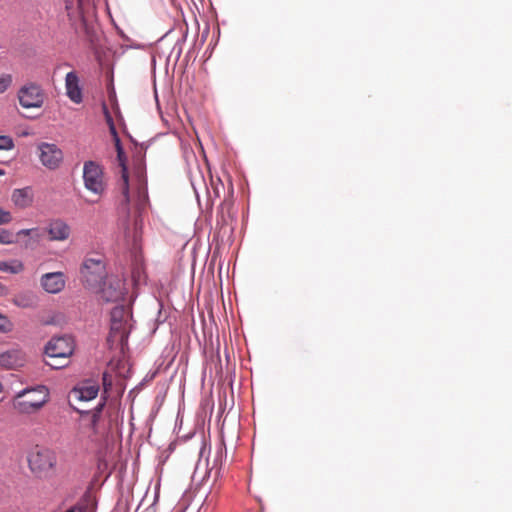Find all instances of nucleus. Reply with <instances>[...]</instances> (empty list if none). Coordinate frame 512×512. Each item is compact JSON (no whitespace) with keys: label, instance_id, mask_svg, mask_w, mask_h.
<instances>
[{"label":"nucleus","instance_id":"nucleus-16","mask_svg":"<svg viewBox=\"0 0 512 512\" xmlns=\"http://www.w3.org/2000/svg\"><path fill=\"white\" fill-rule=\"evenodd\" d=\"M65 88H66V94L69 97V99L79 104L82 102V89L79 85V78L76 72L71 71L66 74L65 77Z\"/></svg>","mask_w":512,"mask_h":512},{"label":"nucleus","instance_id":"nucleus-8","mask_svg":"<svg viewBox=\"0 0 512 512\" xmlns=\"http://www.w3.org/2000/svg\"><path fill=\"white\" fill-rule=\"evenodd\" d=\"M102 282L97 292L101 293V298L106 302H116L124 296L125 284L118 277H107Z\"/></svg>","mask_w":512,"mask_h":512},{"label":"nucleus","instance_id":"nucleus-9","mask_svg":"<svg viewBox=\"0 0 512 512\" xmlns=\"http://www.w3.org/2000/svg\"><path fill=\"white\" fill-rule=\"evenodd\" d=\"M38 150L41 163L50 170L57 169L63 161V152L55 144L43 142Z\"/></svg>","mask_w":512,"mask_h":512},{"label":"nucleus","instance_id":"nucleus-24","mask_svg":"<svg viewBox=\"0 0 512 512\" xmlns=\"http://www.w3.org/2000/svg\"><path fill=\"white\" fill-rule=\"evenodd\" d=\"M15 242V236L11 231L0 229V244H13Z\"/></svg>","mask_w":512,"mask_h":512},{"label":"nucleus","instance_id":"nucleus-11","mask_svg":"<svg viewBox=\"0 0 512 512\" xmlns=\"http://www.w3.org/2000/svg\"><path fill=\"white\" fill-rule=\"evenodd\" d=\"M99 386L93 382H84L75 386L68 395V400L71 406L75 402L90 401L98 395Z\"/></svg>","mask_w":512,"mask_h":512},{"label":"nucleus","instance_id":"nucleus-6","mask_svg":"<svg viewBox=\"0 0 512 512\" xmlns=\"http://www.w3.org/2000/svg\"><path fill=\"white\" fill-rule=\"evenodd\" d=\"M54 454L46 449L36 447L28 455V466L30 471L38 478H45L55 466Z\"/></svg>","mask_w":512,"mask_h":512},{"label":"nucleus","instance_id":"nucleus-17","mask_svg":"<svg viewBox=\"0 0 512 512\" xmlns=\"http://www.w3.org/2000/svg\"><path fill=\"white\" fill-rule=\"evenodd\" d=\"M34 200V193L31 187L15 189L11 195L13 204L20 208L25 209L32 205Z\"/></svg>","mask_w":512,"mask_h":512},{"label":"nucleus","instance_id":"nucleus-10","mask_svg":"<svg viewBox=\"0 0 512 512\" xmlns=\"http://www.w3.org/2000/svg\"><path fill=\"white\" fill-rule=\"evenodd\" d=\"M18 99L24 108H39L44 102V95L38 85L29 84L19 90Z\"/></svg>","mask_w":512,"mask_h":512},{"label":"nucleus","instance_id":"nucleus-18","mask_svg":"<svg viewBox=\"0 0 512 512\" xmlns=\"http://www.w3.org/2000/svg\"><path fill=\"white\" fill-rule=\"evenodd\" d=\"M117 158L121 166L122 171V194L124 196L125 204L127 205L129 203V184H128V171L127 167L125 165V155L123 148L121 150H117Z\"/></svg>","mask_w":512,"mask_h":512},{"label":"nucleus","instance_id":"nucleus-15","mask_svg":"<svg viewBox=\"0 0 512 512\" xmlns=\"http://www.w3.org/2000/svg\"><path fill=\"white\" fill-rule=\"evenodd\" d=\"M25 353L20 349H12L0 354V366L6 369H16L24 366Z\"/></svg>","mask_w":512,"mask_h":512},{"label":"nucleus","instance_id":"nucleus-7","mask_svg":"<svg viewBox=\"0 0 512 512\" xmlns=\"http://www.w3.org/2000/svg\"><path fill=\"white\" fill-rule=\"evenodd\" d=\"M83 178L85 187L89 191L97 195H101L104 192L105 183L103 181V172L97 163L88 161L84 164Z\"/></svg>","mask_w":512,"mask_h":512},{"label":"nucleus","instance_id":"nucleus-2","mask_svg":"<svg viewBox=\"0 0 512 512\" xmlns=\"http://www.w3.org/2000/svg\"><path fill=\"white\" fill-rule=\"evenodd\" d=\"M105 406V399L99 403L91 412L80 411L81 417L76 425V438L79 441L87 439L91 442H98L103 436L104 432L100 426V418L102 410ZM77 411L78 409L75 408Z\"/></svg>","mask_w":512,"mask_h":512},{"label":"nucleus","instance_id":"nucleus-13","mask_svg":"<svg viewBox=\"0 0 512 512\" xmlns=\"http://www.w3.org/2000/svg\"><path fill=\"white\" fill-rule=\"evenodd\" d=\"M50 241H66L71 235L70 226L61 219L51 220L45 228Z\"/></svg>","mask_w":512,"mask_h":512},{"label":"nucleus","instance_id":"nucleus-20","mask_svg":"<svg viewBox=\"0 0 512 512\" xmlns=\"http://www.w3.org/2000/svg\"><path fill=\"white\" fill-rule=\"evenodd\" d=\"M24 270V264L18 259L10 261H0V271L8 272L11 274H19Z\"/></svg>","mask_w":512,"mask_h":512},{"label":"nucleus","instance_id":"nucleus-22","mask_svg":"<svg viewBox=\"0 0 512 512\" xmlns=\"http://www.w3.org/2000/svg\"><path fill=\"white\" fill-rule=\"evenodd\" d=\"M102 112L104 114L105 121L109 127L110 134H115L116 127L112 118V115L105 102L102 103Z\"/></svg>","mask_w":512,"mask_h":512},{"label":"nucleus","instance_id":"nucleus-1","mask_svg":"<svg viewBox=\"0 0 512 512\" xmlns=\"http://www.w3.org/2000/svg\"><path fill=\"white\" fill-rule=\"evenodd\" d=\"M49 398V389L44 385H38L18 392L13 399V407L20 414H33L38 412Z\"/></svg>","mask_w":512,"mask_h":512},{"label":"nucleus","instance_id":"nucleus-12","mask_svg":"<svg viewBox=\"0 0 512 512\" xmlns=\"http://www.w3.org/2000/svg\"><path fill=\"white\" fill-rule=\"evenodd\" d=\"M40 284L47 293L57 294L64 289L66 278L63 272H50L42 275Z\"/></svg>","mask_w":512,"mask_h":512},{"label":"nucleus","instance_id":"nucleus-21","mask_svg":"<svg viewBox=\"0 0 512 512\" xmlns=\"http://www.w3.org/2000/svg\"><path fill=\"white\" fill-rule=\"evenodd\" d=\"M12 301L20 308H32L36 305V298L31 293L17 294Z\"/></svg>","mask_w":512,"mask_h":512},{"label":"nucleus","instance_id":"nucleus-25","mask_svg":"<svg viewBox=\"0 0 512 512\" xmlns=\"http://www.w3.org/2000/svg\"><path fill=\"white\" fill-rule=\"evenodd\" d=\"M12 83V76L10 74L0 75V94L5 92Z\"/></svg>","mask_w":512,"mask_h":512},{"label":"nucleus","instance_id":"nucleus-34","mask_svg":"<svg viewBox=\"0 0 512 512\" xmlns=\"http://www.w3.org/2000/svg\"><path fill=\"white\" fill-rule=\"evenodd\" d=\"M4 174H5L4 170L0 169V176H2Z\"/></svg>","mask_w":512,"mask_h":512},{"label":"nucleus","instance_id":"nucleus-23","mask_svg":"<svg viewBox=\"0 0 512 512\" xmlns=\"http://www.w3.org/2000/svg\"><path fill=\"white\" fill-rule=\"evenodd\" d=\"M12 321L4 314L0 313V333H9L13 330Z\"/></svg>","mask_w":512,"mask_h":512},{"label":"nucleus","instance_id":"nucleus-30","mask_svg":"<svg viewBox=\"0 0 512 512\" xmlns=\"http://www.w3.org/2000/svg\"><path fill=\"white\" fill-rule=\"evenodd\" d=\"M111 136L113 138L116 151L117 150H121L122 149V145H121V141H120L119 135L117 133V130L115 131V134H111Z\"/></svg>","mask_w":512,"mask_h":512},{"label":"nucleus","instance_id":"nucleus-29","mask_svg":"<svg viewBox=\"0 0 512 512\" xmlns=\"http://www.w3.org/2000/svg\"><path fill=\"white\" fill-rule=\"evenodd\" d=\"M103 386H104V392L106 393L108 388L112 386V380L111 377L107 374H103Z\"/></svg>","mask_w":512,"mask_h":512},{"label":"nucleus","instance_id":"nucleus-33","mask_svg":"<svg viewBox=\"0 0 512 512\" xmlns=\"http://www.w3.org/2000/svg\"><path fill=\"white\" fill-rule=\"evenodd\" d=\"M65 512H78L77 509L75 508V506L71 507L70 509H68L67 511Z\"/></svg>","mask_w":512,"mask_h":512},{"label":"nucleus","instance_id":"nucleus-26","mask_svg":"<svg viewBox=\"0 0 512 512\" xmlns=\"http://www.w3.org/2000/svg\"><path fill=\"white\" fill-rule=\"evenodd\" d=\"M13 146L12 138L9 136H0V150H10Z\"/></svg>","mask_w":512,"mask_h":512},{"label":"nucleus","instance_id":"nucleus-31","mask_svg":"<svg viewBox=\"0 0 512 512\" xmlns=\"http://www.w3.org/2000/svg\"><path fill=\"white\" fill-rule=\"evenodd\" d=\"M138 198H139V202H140V204H142V203H144V202H145V200H146V198H147V195H146V193H145V192H141V191H139V192H138Z\"/></svg>","mask_w":512,"mask_h":512},{"label":"nucleus","instance_id":"nucleus-35","mask_svg":"<svg viewBox=\"0 0 512 512\" xmlns=\"http://www.w3.org/2000/svg\"><path fill=\"white\" fill-rule=\"evenodd\" d=\"M78 2H79V8H81V0H78Z\"/></svg>","mask_w":512,"mask_h":512},{"label":"nucleus","instance_id":"nucleus-14","mask_svg":"<svg viewBox=\"0 0 512 512\" xmlns=\"http://www.w3.org/2000/svg\"><path fill=\"white\" fill-rule=\"evenodd\" d=\"M70 20L72 21L71 24L74 27L76 34L84 36L91 44L96 41L94 25L85 18L81 10L78 11L76 20H72V18Z\"/></svg>","mask_w":512,"mask_h":512},{"label":"nucleus","instance_id":"nucleus-4","mask_svg":"<svg viewBox=\"0 0 512 512\" xmlns=\"http://www.w3.org/2000/svg\"><path fill=\"white\" fill-rule=\"evenodd\" d=\"M74 351V341L70 336L53 337L45 346L46 364L54 369L66 366L67 359Z\"/></svg>","mask_w":512,"mask_h":512},{"label":"nucleus","instance_id":"nucleus-19","mask_svg":"<svg viewBox=\"0 0 512 512\" xmlns=\"http://www.w3.org/2000/svg\"><path fill=\"white\" fill-rule=\"evenodd\" d=\"M74 506L78 512H94L96 502L92 494L86 492Z\"/></svg>","mask_w":512,"mask_h":512},{"label":"nucleus","instance_id":"nucleus-32","mask_svg":"<svg viewBox=\"0 0 512 512\" xmlns=\"http://www.w3.org/2000/svg\"><path fill=\"white\" fill-rule=\"evenodd\" d=\"M7 292L6 287L0 283V296L5 295Z\"/></svg>","mask_w":512,"mask_h":512},{"label":"nucleus","instance_id":"nucleus-28","mask_svg":"<svg viewBox=\"0 0 512 512\" xmlns=\"http://www.w3.org/2000/svg\"><path fill=\"white\" fill-rule=\"evenodd\" d=\"M33 234H36L37 238H39V236H40L38 234V230L36 228L22 229V230L17 232V236H21V235L30 236V235H33Z\"/></svg>","mask_w":512,"mask_h":512},{"label":"nucleus","instance_id":"nucleus-3","mask_svg":"<svg viewBox=\"0 0 512 512\" xmlns=\"http://www.w3.org/2000/svg\"><path fill=\"white\" fill-rule=\"evenodd\" d=\"M132 313L129 307L116 306L111 311V327L108 341L118 343L122 348L127 343L132 328Z\"/></svg>","mask_w":512,"mask_h":512},{"label":"nucleus","instance_id":"nucleus-5","mask_svg":"<svg viewBox=\"0 0 512 512\" xmlns=\"http://www.w3.org/2000/svg\"><path fill=\"white\" fill-rule=\"evenodd\" d=\"M106 276V265L103 256H87L84 259L80 268V278L86 288L98 291Z\"/></svg>","mask_w":512,"mask_h":512},{"label":"nucleus","instance_id":"nucleus-27","mask_svg":"<svg viewBox=\"0 0 512 512\" xmlns=\"http://www.w3.org/2000/svg\"><path fill=\"white\" fill-rule=\"evenodd\" d=\"M13 217L10 211L0 208V225L8 224L12 221Z\"/></svg>","mask_w":512,"mask_h":512}]
</instances>
